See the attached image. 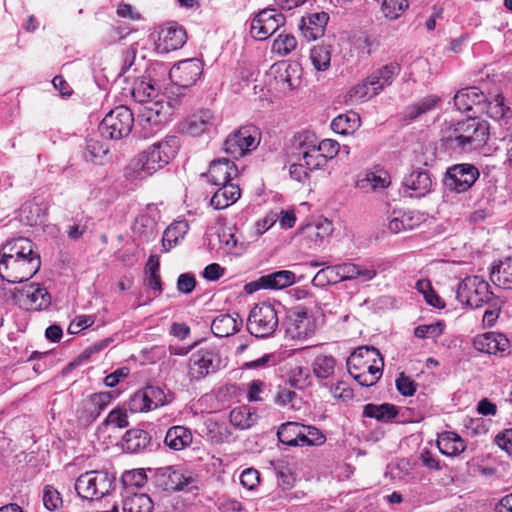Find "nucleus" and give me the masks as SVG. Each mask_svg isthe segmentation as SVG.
I'll use <instances>...</instances> for the list:
<instances>
[{
	"label": "nucleus",
	"mask_w": 512,
	"mask_h": 512,
	"mask_svg": "<svg viewBox=\"0 0 512 512\" xmlns=\"http://www.w3.org/2000/svg\"><path fill=\"white\" fill-rule=\"evenodd\" d=\"M41 265L33 243L24 237L6 242L0 253V277L9 283H21L32 278Z\"/></svg>",
	"instance_id": "1"
},
{
	"label": "nucleus",
	"mask_w": 512,
	"mask_h": 512,
	"mask_svg": "<svg viewBox=\"0 0 512 512\" xmlns=\"http://www.w3.org/2000/svg\"><path fill=\"white\" fill-rule=\"evenodd\" d=\"M179 146V140L175 136L151 145L128 162L123 169L124 178L133 182L153 175L176 156Z\"/></svg>",
	"instance_id": "2"
},
{
	"label": "nucleus",
	"mask_w": 512,
	"mask_h": 512,
	"mask_svg": "<svg viewBox=\"0 0 512 512\" xmlns=\"http://www.w3.org/2000/svg\"><path fill=\"white\" fill-rule=\"evenodd\" d=\"M349 374L364 387L374 385L382 376L384 361L374 347H359L347 359Z\"/></svg>",
	"instance_id": "3"
},
{
	"label": "nucleus",
	"mask_w": 512,
	"mask_h": 512,
	"mask_svg": "<svg viewBox=\"0 0 512 512\" xmlns=\"http://www.w3.org/2000/svg\"><path fill=\"white\" fill-rule=\"evenodd\" d=\"M400 67L396 63H390L372 72L365 80L353 86L346 95V102L351 104L366 101L379 94L386 86H389Z\"/></svg>",
	"instance_id": "4"
},
{
	"label": "nucleus",
	"mask_w": 512,
	"mask_h": 512,
	"mask_svg": "<svg viewBox=\"0 0 512 512\" xmlns=\"http://www.w3.org/2000/svg\"><path fill=\"white\" fill-rule=\"evenodd\" d=\"M456 109L461 113L473 112L465 117L456 119L455 125H466V128H481L476 121V114L484 112L486 96L477 87H465L456 92L453 98ZM454 126V124H451Z\"/></svg>",
	"instance_id": "5"
},
{
	"label": "nucleus",
	"mask_w": 512,
	"mask_h": 512,
	"mask_svg": "<svg viewBox=\"0 0 512 512\" xmlns=\"http://www.w3.org/2000/svg\"><path fill=\"white\" fill-rule=\"evenodd\" d=\"M456 299L472 309L482 307L493 299L490 285L479 276H470L462 280L456 289Z\"/></svg>",
	"instance_id": "6"
},
{
	"label": "nucleus",
	"mask_w": 512,
	"mask_h": 512,
	"mask_svg": "<svg viewBox=\"0 0 512 512\" xmlns=\"http://www.w3.org/2000/svg\"><path fill=\"white\" fill-rule=\"evenodd\" d=\"M114 487V479L107 473L89 471L78 477L75 490L84 500H99L111 492Z\"/></svg>",
	"instance_id": "7"
},
{
	"label": "nucleus",
	"mask_w": 512,
	"mask_h": 512,
	"mask_svg": "<svg viewBox=\"0 0 512 512\" xmlns=\"http://www.w3.org/2000/svg\"><path fill=\"white\" fill-rule=\"evenodd\" d=\"M155 484L166 491H192L196 486V477L192 472L180 466H165L155 470Z\"/></svg>",
	"instance_id": "8"
},
{
	"label": "nucleus",
	"mask_w": 512,
	"mask_h": 512,
	"mask_svg": "<svg viewBox=\"0 0 512 512\" xmlns=\"http://www.w3.org/2000/svg\"><path fill=\"white\" fill-rule=\"evenodd\" d=\"M279 319L274 306L267 302L257 304L251 311L247 321V329L258 338L271 336L277 329Z\"/></svg>",
	"instance_id": "9"
},
{
	"label": "nucleus",
	"mask_w": 512,
	"mask_h": 512,
	"mask_svg": "<svg viewBox=\"0 0 512 512\" xmlns=\"http://www.w3.org/2000/svg\"><path fill=\"white\" fill-rule=\"evenodd\" d=\"M284 325L285 335L291 340H305L311 337L316 329L314 319L303 307L289 310Z\"/></svg>",
	"instance_id": "10"
},
{
	"label": "nucleus",
	"mask_w": 512,
	"mask_h": 512,
	"mask_svg": "<svg viewBox=\"0 0 512 512\" xmlns=\"http://www.w3.org/2000/svg\"><path fill=\"white\" fill-rule=\"evenodd\" d=\"M479 175V170L472 164H456L448 168L444 185L450 191L462 193L473 186Z\"/></svg>",
	"instance_id": "11"
},
{
	"label": "nucleus",
	"mask_w": 512,
	"mask_h": 512,
	"mask_svg": "<svg viewBox=\"0 0 512 512\" xmlns=\"http://www.w3.org/2000/svg\"><path fill=\"white\" fill-rule=\"evenodd\" d=\"M285 23V17L275 9H263L252 19L250 33L256 40L263 41Z\"/></svg>",
	"instance_id": "12"
},
{
	"label": "nucleus",
	"mask_w": 512,
	"mask_h": 512,
	"mask_svg": "<svg viewBox=\"0 0 512 512\" xmlns=\"http://www.w3.org/2000/svg\"><path fill=\"white\" fill-rule=\"evenodd\" d=\"M426 221V215L416 210L395 208L387 217V229L392 234L411 231Z\"/></svg>",
	"instance_id": "13"
},
{
	"label": "nucleus",
	"mask_w": 512,
	"mask_h": 512,
	"mask_svg": "<svg viewBox=\"0 0 512 512\" xmlns=\"http://www.w3.org/2000/svg\"><path fill=\"white\" fill-rule=\"evenodd\" d=\"M222 365L219 354L212 348H201L190 357V375L199 379L216 372Z\"/></svg>",
	"instance_id": "14"
},
{
	"label": "nucleus",
	"mask_w": 512,
	"mask_h": 512,
	"mask_svg": "<svg viewBox=\"0 0 512 512\" xmlns=\"http://www.w3.org/2000/svg\"><path fill=\"white\" fill-rule=\"evenodd\" d=\"M354 263L343 262L335 265H326L320 269L312 279V284L317 287L335 285L342 281L352 280Z\"/></svg>",
	"instance_id": "15"
},
{
	"label": "nucleus",
	"mask_w": 512,
	"mask_h": 512,
	"mask_svg": "<svg viewBox=\"0 0 512 512\" xmlns=\"http://www.w3.org/2000/svg\"><path fill=\"white\" fill-rule=\"evenodd\" d=\"M295 274L289 270H279L267 275H263L255 281L245 285L247 293H253L260 289H284L294 284Z\"/></svg>",
	"instance_id": "16"
},
{
	"label": "nucleus",
	"mask_w": 512,
	"mask_h": 512,
	"mask_svg": "<svg viewBox=\"0 0 512 512\" xmlns=\"http://www.w3.org/2000/svg\"><path fill=\"white\" fill-rule=\"evenodd\" d=\"M201 73V62L192 58L174 65L169 72V77L180 87H190L197 81Z\"/></svg>",
	"instance_id": "17"
},
{
	"label": "nucleus",
	"mask_w": 512,
	"mask_h": 512,
	"mask_svg": "<svg viewBox=\"0 0 512 512\" xmlns=\"http://www.w3.org/2000/svg\"><path fill=\"white\" fill-rule=\"evenodd\" d=\"M333 230L332 222L323 218L306 224L300 229L299 234L310 249H317L321 247L326 238L332 235Z\"/></svg>",
	"instance_id": "18"
},
{
	"label": "nucleus",
	"mask_w": 512,
	"mask_h": 512,
	"mask_svg": "<svg viewBox=\"0 0 512 512\" xmlns=\"http://www.w3.org/2000/svg\"><path fill=\"white\" fill-rule=\"evenodd\" d=\"M248 132L249 130H235L225 140L224 151L234 158H238L254 150L258 146L259 140Z\"/></svg>",
	"instance_id": "19"
},
{
	"label": "nucleus",
	"mask_w": 512,
	"mask_h": 512,
	"mask_svg": "<svg viewBox=\"0 0 512 512\" xmlns=\"http://www.w3.org/2000/svg\"><path fill=\"white\" fill-rule=\"evenodd\" d=\"M468 134L448 138L450 148L468 153L482 149L489 139V130H467Z\"/></svg>",
	"instance_id": "20"
},
{
	"label": "nucleus",
	"mask_w": 512,
	"mask_h": 512,
	"mask_svg": "<svg viewBox=\"0 0 512 512\" xmlns=\"http://www.w3.org/2000/svg\"><path fill=\"white\" fill-rule=\"evenodd\" d=\"M473 346L482 353L503 354L509 349L510 343L504 334L489 332L476 336L473 340Z\"/></svg>",
	"instance_id": "21"
},
{
	"label": "nucleus",
	"mask_w": 512,
	"mask_h": 512,
	"mask_svg": "<svg viewBox=\"0 0 512 512\" xmlns=\"http://www.w3.org/2000/svg\"><path fill=\"white\" fill-rule=\"evenodd\" d=\"M207 176L213 185H223L238 176V169L234 162L221 158L211 162Z\"/></svg>",
	"instance_id": "22"
},
{
	"label": "nucleus",
	"mask_w": 512,
	"mask_h": 512,
	"mask_svg": "<svg viewBox=\"0 0 512 512\" xmlns=\"http://www.w3.org/2000/svg\"><path fill=\"white\" fill-rule=\"evenodd\" d=\"M403 185L406 190L410 191L409 196L423 197L431 191L433 181L427 170L419 168L404 178Z\"/></svg>",
	"instance_id": "23"
},
{
	"label": "nucleus",
	"mask_w": 512,
	"mask_h": 512,
	"mask_svg": "<svg viewBox=\"0 0 512 512\" xmlns=\"http://www.w3.org/2000/svg\"><path fill=\"white\" fill-rule=\"evenodd\" d=\"M187 40L186 31L174 24L161 29L157 48L161 52H170L181 48Z\"/></svg>",
	"instance_id": "24"
},
{
	"label": "nucleus",
	"mask_w": 512,
	"mask_h": 512,
	"mask_svg": "<svg viewBox=\"0 0 512 512\" xmlns=\"http://www.w3.org/2000/svg\"><path fill=\"white\" fill-rule=\"evenodd\" d=\"M484 111L496 120L500 126L512 125V109L505 105V99L498 93L484 102Z\"/></svg>",
	"instance_id": "25"
},
{
	"label": "nucleus",
	"mask_w": 512,
	"mask_h": 512,
	"mask_svg": "<svg viewBox=\"0 0 512 512\" xmlns=\"http://www.w3.org/2000/svg\"><path fill=\"white\" fill-rule=\"evenodd\" d=\"M97 130L87 137L85 159L97 165H103L107 159L109 147L104 143Z\"/></svg>",
	"instance_id": "26"
},
{
	"label": "nucleus",
	"mask_w": 512,
	"mask_h": 512,
	"mask_svg": "<svg viewBox=\"0 0 512 512\" xmlns=\"http://www.w3.org/2000/svg\"><path fill=\"white\" fill-rule=\"evenodd\" d=\"M328 19L329 16L325 12L313 13L306 18H302L300 30L303 36L309 41L321 37Z\"/></svg>",
	"instance_id": "27"
},
{
	"label": "nucleus",
	"mask_w": 512,
	"mask_h": 512,
	"mask_svg": "<svg viewBox=\"0 0 512 512\" xmlns=\"http://www.w3.org/2000/svg\"><path fill=\"white\" fill-rule=\"evenodd\" d=\"M214 192L210 204L217 210L225 209L234 204L241 196V190L238 184L226 183L218 185Z\"/></svg>",
	"instance_id": "28"
},
{
	"label": "nucleus",
	"mask_w": 512,
	"mask_h": 512,
	"mask_svg": "<svg viewBox=\"0 0 512 512\" xmlns=\"http://www.w3.org/2000/svg\"><path fill=\"white\" fill-rule=\"evenodd\" d=\"M133 113L126 106H117L112 109L101 122V128H132Z\"/></svg>",
	"instance_id": "29"
},
{
	"label": "nucleus",
	"mask_w": 512,
	"mask_h": 512,
	"mask_svg": "<svg viewBox=\"0 0 512 512\" xmlns=\"http://www.w3.org/2000/svg\"><path fill=\"white\" fill-rule=\"evenodd\" d=\"M160 91V86L152 79L145 77L136 79L133 83L131 94L135 101L148 103L154 100Z\"/></svg>",
	"instance_id": "30"
},
{
	"label": "nucleus",
	"mask_w": 512,
	"mask_h": 512,
	"mask_svg": "<svg viewBox=\"0 0 512 512\" xmlns=\"http://www.w3.org/2000/svg\"><path fill=\"white\" fill-rule=\"evenodd\" d=\"M241 325L242 320L238 314H221L213 320L211 330L217 337H227L236 333Z\"/></svg>",
	"instance_id": "31"
},
{
	"label": "nucleus",
	"mask_w": 512,
	"mask_h": 512,
	"mask_svg": "<svg viewBox=\"0 0 512 512\" xmlns=\"http://www.w3.org/2000/svg\"><path fill=\"white\" fill-rule=\"evenodd\" d=\"M112 398V392H99L89 396L84 402V411L87 413L86 422L94 421L108 406Z\"/></svg>",
	"instance_id": "32"
},
{
	"label": "nucleus",
	"mask_w": 512,
	"mask_h": 512,
	"mask_svg": "<svg viewBox=\"0 0 512 512\" xmlns=\"http://www.w3.org/2000/svg\"><path fill=\"white\" fill-rule=\"evenodd\" d=\"M193 441L191 431L184 426H173L168 429L165 444L172 450L181 451L190 446Z\"/></svg>",
	"instance_id": "33"
},
{
	"label": "nucleus",
	"mask_w": 512,
	"mask_h": 512,
	"mask_svg": "<svg viewBox=\"0 0 512 512\" xmlns=\"http://www.w3.org/2000/svg\"><path fill=\"white\" fill-rule=\"evenodd\" d=\"M437 446L440 452L447 456H456L465 450L463 439L455 432H444L439 435Z\"/></svg>",
	"instance_id": "34"
},
{
	"label": "nucleus",
	"mask_w": 512,
	"mask_h": 512,
	"mask_svg": "<svg viewBox=\"0 0 512 512\" xmlns=\"http://www.w3.org/2000/svg\"><path fill=\"white\" fill-rule=\"evenodd\" d=\"M148 432L142 429H130L123 437V447L130 453H137L145 449L150 443Z\"/></svg>",
	"instance_id": "35"
},
{
	"label": "nucleus",
	"mask_w": 512,
	"mask_h": 512,
	"mask_svg": "<svg viewBox=\"0 0 512 512\" xmlns=\"http://www.w3.org/2000/svg\"><path fill=\"white\" fill-rule=\"evenodd\" d=\"M23 295L26 297L25 305L27 309L41 310L47 308L51 303L50 294L46 289L39 286H30L23 291Z\"/></svg>",
	"instance_id": "36"
},
{
	"label": "nucleus",
	"mask_w": 512,
	"mask_h": 512,
	"mask_svg": "<svg viewBox=\"0 0 512 512\" xmlns=\"http://www.w3.org/2000/svg\"><path fill=\"white\" fill-rule=\"evenodd\" d=\"M189 230V225L186 221H176L169 225L162 237V245L165 251H169L176 246L180 240L184 238Z\"/></svg>",
	"instance_id": "37"
},
{
	"label": "nucleus",
	"mask_w": 512,
	"mask_h": 512,
	"mask_svg": "<svg viewBox=\"0 0 512 512\" xmlns=\"http://www.w3.org/2000/svg\"><path fill=\"white\" fill-rule=\"evenodd\" d=\"M493 283L504 289H512V258H506L493 268L491 272Z\"/></svg>",
	"instance_id": "38"
},
{
	"label": "nucleus",
	"mask_w": 512,
	"mask_h": 512,
	"mask_svg": "<svg viewBox=\"0 0 512 512\" xmlns=\"http://www.w3.org/2000/svg\"><path fill=\"white\" fill-rule=\"evenodd\" d=\"M189 128L198 127H218L222 125V118L219 114L214 113L210 109H200L194 112L187 120Z\"/></svg>",
	"instance_id": "39"
},
{
	"label": "nucleus",
	"mask_w": 512,
	"mask_h": 512,
	"mask_svg": "<svg viewBox=\"0 0 512 512\" xmlns=\"http://www.w3.org/2000/svg\"><path fill=\"white\" fill-rule=\"evenodd\" d=\"M336 369V360L332 355L319 354L312 362V370L318 379L324 380L333 376Z\"/></svg>",
	"instance_id": "40"
},
{
	"label": "nucleus",
	"mask_w": 512,
	"mask_h": 512,
	"mask_svg": "<svg viewBox=\"0 0 512 512\" xmlns=\"http://www.w3.org/2000/svg\"><path fill=\"white\" fill-rule=\"evenodd\" d=\"M154 504L147 494H133L123 501V512H152Z\"/></svg>",
	"instance_id": "41"
},
{
	"label": "nucleus",
	"mask_w": 512,
	"mask_h": 512,
	"mask_svg": "<svg viewBox=\"0 0 512 512\" xmlns=\"http://www.w3.org/2000/svg\"><path fill=\"white\" fill-rule=\"evenodd\" d=\"M363 414L368 418H375L378 421L387 422L394 419L398 411L394 405L388 403L381 405L367 404L364 406Z\"/></svg>",
	"instance_id": "42"
},
{
	"label": "nucleus",
	"mask_w": 512,
	"mask_h": 512,
	"mask_svg": "<svg viewBox=\"0 0 512 512\" xmlns=\"http://www.w3.org/2000/svg\"><path fill=\"white\" fill-rule=\"evenodd\" d=\"M440 102L441 98L438 95H428L417 103L407 107L404 116L410 120L416 119L422 114L436 108Z\"/></svg>",
	"instance_id": "43"
},
{
	"label": "nucleus",
	"mask_w": 512,
	"mask_h": 512,
	"mask_svg": "<svg viewBox=\"0 0 512 512\" xmlns=\"http://www.w3.org/2000/svg\"><path fill=\"white\" fill-rule=\"evenodd\" d=\"M300 436L301 424L298 422L283 423L277 430L279 441L288 446H299Z\"/></svg>",
	"instance_id": "44"
},
{
	"label": "nucleus",
	"mask_w": 512,
	"mask_h": 512,
	"mask_svg": "<svg viewBox=\"0 0 512 512\" xmlns=\"http://www.w3.org/2000/svg\"><path fill=\"white\" fill-rule=\"evenodd\" d=\"M300 70L297 65H288L283 71H279L275 77L276 83L282 90H293L300 83Z\"/></svg>",
	"instance_id": "45"
},
{
	"label": "nucleus",
	"mask_w": 512,
	"mask_h": 512,
	"mask_svg": "<svg viewBox=\"0 0 512 512\" xmlns=\"http://www.w3.org/2000/svg\"><path fill=\"white\" fill-rule=\"evenodd\" d=\"M389 185L390 177L385 171L367 172L365 177L359 181L360 188L372 191L384 189Z\"/></svg>",
	"instance_id": "46"
},
{
	"label": "nucleus",
	"mask_w": 512,
	"mask_h": 512,
	"mask_svg": "<svg viewBox=\"0 0 512 512\" xmlns=\"http://www.w3.org/2000/svg\"><path fill=\"white\" fill-rule=\"evenodd\" d=\"M230 423L239 429H248L254 425L256 416L247 406L234 408L229 415Z\"/></svg>",
	"instance_id": "47"
},
{
	"label": "nucleus",
	"mask_w": 512,
	"mask_h": 512,
	"mask_svg": "<svg viewBox=\"0 0 512 512\" xmlns=\"http://www.w3.org/2000/svg\"><path fill=\"white\" fill-rule=\"evenodd\" d=\"M45 210L36 202H26L20 209V217L27 225L33 226L41 223Z\"/></svg>",
	"instance_id": "48"
},
{
	"label": "nucleus",
	"mask_w": 512,
	"mask_h": 512,
	"mask_svg": "<svg viewBox=\"0 0 512 512\" xmlns=\"http://www.w3.org/2000/svg\"><path fill=\"white\" fill-rule=\"evenodd\" d=\"M310 59L318 71H326L330 67L331 49L326 45H316L311 49Z\"/></svg>",
	"instance_id": "49"
},
{
	"label": "nucleus",
	"mask_w": 512,
	"mask_h": 512,
	"mask_svg": "<svg viewBox=\"0 0 512 512\" xmlns=\"http://www.w3.org/2000/svg\"><path fill=\"white\" fill-rule=\"evenodd\" d=\"M325 441V435L318 428L301 424L299 446H320L324 444Z\"/></svg>",
	"instance_id": "50"
},
{
	"label": "nucleus",
	"mask_w": 512,
	"mask_h": 512,
	"mask_svg": "<svg viewBox=\"0 0 512 512\" xmlns=\"http://www.w3.org/2000/svg\"><path fill=\"white\" fill-rule=\"evenodd\" d=\"M407 8V0H382L381 4V12L388 20L398 19Z\"/></svg>",
	"instance_id": "51"
},
{
	"label": "nucleus",
	"mask_w": 512,
	"mask_h": 512,
	"mask_svg": "<svg viewBox=\"0 0 512 512\" xmlns=\"http://www.w3.org/2000/svg\"><path fill=\"white\" fill-rule=\"evenodd\" d=\"M297 47V40L292 34H279L274 40L272 51L280 56H286L295 50Z\"/></svg>",
	"instance_id": "52"
},
{
	"label": "nucleus",
	"mask_w": 512,
	"mask_h": 512,
	"mask_svg": "<svg viewBox=\"0 0 512 512\" xmlns=\"http://www.w3.org/2000/svg\"><path fill=\"white\" fill-rule=\"evenodd\" d=\"M159 268L160 263L158 257L154 255L150 256L146 263V273L148 275L147 282L152 289L160 293L162 291V286Z\"/></svg>",
	"instance_id": "53"
},
{
	"label": "nucleus",
	"mask_w": 512,
	"mask_h": 512,
	"mask_svg": "<svg viewBox=\"0 0 512 512\" xmlns=\"http://www.w3.org/2000/svg\"><path fill=\"white\" fill-rule=\"evenodd\" d=\"M302 160L310 172L324 167L327 163L326 158L323 157L321 152L316 150V146H311L305 150L302 155Z\"/></svg>",
	"instance_id": "54"
},
{
	"label": "nucleus",
	"mask_w": 512,
	"mask_h": 512,
	"mask_svg": "<svg viewBox=\"0 0 512 512\" xmlns=\"http://www.w3.org/2000/svg\"><path fill=\"white\" fill-rule=\"evenodd\" d=\"M361 125V118L355 111H348L335 117L330 128H358Z\"/></svg>",
	"instance_id": "55"
},
{
	"label": "nucleus",
	"mask_w": 512,
	"mask_h": 512,
	"mask_svg": "<svg viewBox=\"0 0 512 512\" xmlns=\"http://www.w3.org/2000/svg\"><path fill=\"white\" fill-rule=\"evenodd\" d=\"M127 405L132 413L148 412L152 410L144 389L136 391L130 397Z\"/></svg>",
	"instance_id": "56"
},
{
	"label": "nucleus",
	"mask_w": 512,
	"mask_h": 512,
	"mask_svg": "<svg viewBox=\"0 0 512 512\" xmlns=\"http://www.w3.org/2000/svg\"><path fill=\"white\" fill-rule=\"evenodd\" d=\"M60 493L51 485L43 488V504L49 511H55L62 506Z\"/></svg>",
	"instance_id": "57"
},
{
	"label": "nucleus",
	"mask_w": 512,
	"mask_h": 512,
	"mask_svg": "<svg viewBox=\"0 0 512 512\" xmlns=\"http://www.w3.org/2000/svg\"><path fill=\"white\" fill-rule=\"evenodd\" d=\"M444 325L441 322H436L428 325H419L414 330V335L417 338H437L443 333Z\"/></svg>",
	"instance_id": "58"
},
{
	"label": "nucleus",
	"mask_w": 512,
	"mask_h": 512,
	"mask_svg": "<svg viewBox=\"0 0 512 512\" xmlns=\"http://www.w3.org/2000/svg\"><path fill=\"white\" fill-rule=\"evenodd\" d=\"M151 409L154 410L166 403L164 391L157 386H147L144 388Z\"/></svg>",
	"instance_id": "59"
},
{
	"label": "nucleus",
	"mask_w": 512,
	"mask_h": 512,
	"mask_svg": "<svg viewBox=\"0 0 512 512\" xmlns=\"http://www.w3.org/2000/svg\"><path fill=\"white\" fill-rule=\"evenodd\" d=\"M105 425H112L116 428H125L128 426V417L125 409L115 408L108 414L104 421Z\"/></svg>",
	"instance_id": "60"
},
{
	"label": "nucleus",
	"mask_w": 512,
	"mask_h": 512,
	"mask_svg": "<svg viewBox=\"0 0 512 512\" xmlns=\"http://www.w3.org/2000/svg\"><path fill=\"white\" fill-rule=\"evenodd\" d=\"M308 377H309L308 369L303 368L301 366H296L290 372L289 381L294 387H296L298 389H302L307 385Z\"/></svg>",
	"instance_id": "61"
},
{
	"label": "nucleus",
	"mask_w": 512,
	"mask_h": 512,
	"mask_svg": "<svg viewBox=\"0 0 512 512\" xmlns=\"http://www.w3.org/2000/svg\"><path fill=\"white\" fill-rule=\"evenodd\" d=\"M289 174L293 180H295L303 185L306 184L310 179V171L304 165V163L291 164L289 166Z\"/></svg>",
	"instance_id": "62"
},
{
	"label": "nucleus",
	"mask_w": 512,
	"mask_h": 512,
	"mask_svg": "<svg viewBox=\"0 0 512 512\" xmlns=\"http://www.w3.org/2000/svg\"><path fill=\"white\" fill-rule=\"evenodd\" d=\"M339 149V143L332 139H324L318 144V146H316V150L321 152L323 157L326 158V162L329 159L334 158L338 154Z\"/></svg>",
	"instance_id": "63"
},
{
	"label": "nucleus",
	"mask_w": 512,
	"mask_h": 512,
	"mask_svg": "<svg viewBox=\"0 0 512 512\" xmlns=\"http://www.w3.org/2000/svg\"><path fill=\"white\" fill-rule=\"evenodd\" d=\"M495 443L512 458V428L498 433Z\"/></svg>",
	"instance_id": "64"
}]
</instances>
